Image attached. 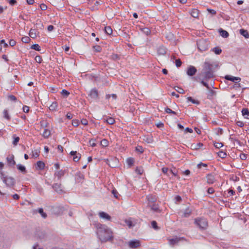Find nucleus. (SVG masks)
<instances>
[{
	"label": "nucleus",
	"instance_id": "45",
	"mask_svg": "<svg viewBox=\"0 0 249 249\" xmlns=\"http://www.w3.org/2000/svg\"><path fill=\"white\" fill-rule=\"evenodd\" d=\"M165 111L169 114H177V113L173 110H172L170 108L168 107L165 108Z\"/></svg>",
	"mask_w": 249,
	"mask_h": 249
},
{
	"label": "nucleus",
	"instance_id": "2",
	"mask_svg": "<svg viewBox=\"0 0 249 249\" xmlns=\"http://www.w3.org/2000/svg\"><path fill=\"white\" fill-rule=\"evenodd\" d=\"M96 229V233L98 238L102 243L112 242L114 238L112 230L107 226L99 222L94 223Z\"/></svg>",
	"mask_w": 249,
	"mask_h": 249
},
{
	"label": "nucleus",
	"instance_id": "56",
	"mask_svg": "<svg viewBox=\"0 0 249 249\" xmlns=\"http://www.w3.org/2000/svg\"><path fill=\"white\" fill-rule=\"evenodd\" d=\"M207 167V164L202 162H200L197 164V167L198 168H201L202 167Z\"/></svg>",
	"mask_w": 249,
	"mask_h": 249
},
{
	"label": "nucleus",
	"instance_id": "17",
	"mask_svg": "<svg viewBox=\"0 0 249 249\" xmlns=\"http://www.w3.org/2000/svg\"><path fill=\"white\" fill-rule=\"evenodd\" d=\"M8 163L10 165H14L16 164V162L14 160V156L13 155L9 156L6 158Z\"/></svg>",
	"mask_w": 249,
	"mask_h": 249
},
{
	"label": "nucleus",
	"instance_id": "52",
	"mask_svg": "<svg viewBox=\"0 0 249 249\" xmlns=\"http://www.w3.org/2000/svg\"><path fill=\"white\" fill-rule=\"evenodd\" d=\"M35 60L36 62L38 63H41L42 62V58L39 55H37L35 57Z\"/></svg>",
	"mask_w": 249,
	"mask_h": 249
},
{
	"label": "nucleus",
	"instance_id": "9",
	"mask_svg": "<svg viewBox=\"0 0 249 249\" xmlns=\"http://www.w3.org/2000/svg\"><path fill=\"white\" fill-rule=\"evenodd\" d=\"M196 71L197 70L194 66H190L188 68L186 73L188 75L193 76L196 73Z\"/></svg>",
	"mask_w": 249,
	"mask_h": 249
},
{
	"label": "nucleus",
	"instance_id": "58",
	"mask_svg": "<svg viewBox=\"0 0 249 249\" xmlns=\"http://www.w3.org/2000/svg\"><path fill=\"white\" fill-rule=\"evenodd\" d=\"M182 62L179 59L176 60V65L177 67H179L181 65Z\"/></svg>",
	"mask_w": 249,
	"mask_h": 249
},
{
	"label": "nucleus",
	"instance_id": "43",
	"mask_svg": "<svg viewBox=\"0 0 249 249\" xmlns=\"http://www.w3.org/2000/svg\"><path fill=\"white\" fill-rule=\"evenodd\" d=\"M134 159L133 158H128L126 160L127 164L129 166H132L134 164Z\"/></svg>",
	"mask_w": 249,
	"mask_h": 249
},
{
	"label": "nucleus",
	"instance_id": "12",
	"mask_svg": "<svg viewBox=\"0 0 249 249\" xmlns=\"http://www.w3.org/2000/svg\"><path fill=\"white\" fill-rule=\"evenodd\" d=\"M70 155L73 157V160L75 162L78 161L81 158V154L79 153H77L76 151H71L70 152Z\"/></svg>",
	"mask_w": 249,
	"mask_h": 249
},
{
	"label": "nucleus",
	"instance_id": "19",
	"mask_svg": "<svg viewBox=\"0 0 249 249\" xmlns=\"http://www.w3.org/2000/svg\"><path fill=\"white\" fill-rule=\"evenodd\" d=\"M65 174V171L61 170L58 171H56L54 173V176L58 178V179H60L61 178L64 176Z\"/></svg>",
	"mask_w": 249,
	"mask_h": 249
},
{
	"label": "nucleus",
	"instance_id": "32",
	"mask_svg": "<svg viewBox=\"0 0 249 249\" xmlns=\"http://www.w3.org/2000/svg\"><path fill=\"white\" fill-rule=\"evenodd\" d=\"M105 31L107 35H111L112 33V30L110 26H106L105 27Z\"/></svg>",
	"mask_w": 249,
	"mask_h": 249
},
{
	"label": "nucleus",
	"instance_id": "6",
	"mask_svg": "<svg viewBox=\"0 0 249 249\" xmlns=\"http://www.w3.org/2000/svg\"><path fill=\"white\" fill-rule=\"evenodd\" d=\"M52 187L54 191L59 194H62L65 193L61 184L54 183Z\"/></svg>",
	"mask_w": 249,
	"mask_h": 249
},
{
	"label": "nucleus",
	"instance_id": "55",
	"mask_svg": "<svg viewBox=\"0 0 249 249\" xmlns=\"http://www.w3.org/2000/svg\"><path fill=\"white\" fill-rule=\"evenodd\" d=\"M112 194L114 196L115 198H118L119 194L116 190H115V189L113 190L112 191Z\"/></svg>",
	"mask_w": 249,
	"mask_h": 249
},
{
	"label": "nucleus",
	"instance_id": "61",
	"mask_svg": "<svg viewBox=\"0 0 249 249\" xmlns=\"http://www.w3.org/2000/svg\"><path fill=\"white\" fill-rule=\"evenodd\" d=\"M175 199L176 203L180 202L182 200L181 197L179 196H176Z\"/></svg>",
	"mask_w": 249,
	"mask_h": 249
},
{
	"label": "nucleus",
	"instance_id": "38",
	"mask_svg": "<svg viewBox=\"0 0 249 249\" xmlns=\"http://www.w3.org/2000/svg\"><path fill=\"white\" fill-rule=\"evenodd\" d=\"M38 213L41 215L42 217L44 218L47 217V214L43 212V210L42 208H39L38 210Z\"/></svg>",
	"mask_w": 249,
	"mask_h": 249
},
{
	"label": "nucleus",
	"instance_id": "62",
	"mask_svg": "<svg viewBox=\"0 0 249 249\" xmlns=\"http://www.w3.org/2000/svg\"><path fill=\"white\" fill-rule=\"evenodd\" d=\"M40 8L42 10L44 11L47 9V6L46 4L42 3L40 5Z\"/></svg>",
	"mask_w": 249,
	"mask_h": 249
},
{
	"label": "nucleus",
	"instance_id": "24",
	"mask_svg": "<svg viewBox=\"0 0 249 249\" xmlns=\"http://www.w3.org/2000/svg\"><path fill=\"white\" fill-rule=\"evenodd\" d=\"M191 15L195 18H197L198 17L199 11L196 9H193L190 12Z\"/></svg>",
	"mask_w": 249,
	"mask_h": 249
},
{
	"label": "nucleus",
	"instance_id": "29",
	"mask_svg": "<svg viewBox=\"0 0 249 249\" xmlns=\"http://www.w3.org/2000/svg\"><path fill=\"white\" fill-rule=\"evenodd\" d=\"M29 35L31 37L35 38L37 36L36 30L35 29H31L30 31Z\"/></svg>",
	"mask_w": 249,
	"mask_h": 249
},
{
	"label": "nucleus",
	"instance_id": "25",
	"mask_svg": "<svg viewBox=\"0 0 249 249\" xmlns=\"http://www.w3.org/2000/svg\"><path fill=\"white\" fill-rule=\"evenodd\" d=\"M84 178V175L81 173H77L75 175V179L78 182H80Z\"/></svg>",
	"mask_w": 249,
	"mask_h": 249
},
{
	"label": "nucleus",
	"instance_id": "13",
	"mask_svg": "<svg viewBox=\"0 0 249 249\" xmlns=\"http://www.w3.org/2000/svg\"><path fill=\"white\" fill-rule=\"evenodd\" d=\"M180 213H182L181 216L188 217L191 215L192 213V210L189 207H188L184 210L183 212H181Z\"/></svg>",
	"mask_w": 249,
	"mask_h": 249
},
{
	"label": "nucleus",
	"instance_id": "28",
	"mask_svg": "<svg viewBox=\"0 0 249 249\" xmlns=\"http://www.w3.org/2000/svg\"><path fill=\"white\" fill-rule=\"evenodd\" d=\"M36 166L39 170H42L44 168L45 164L42 161H38L36 162Z\"/></svg>",
	"mask_w": 249,
	"mask_h": 249
},
{
	"label": "nucleus",
	"instance_id": "3",
	"mask_svg": "<svg viewBox=\"0 0 249 249\" xmlns=\"http://www.w3.org/2000/svg\"><path fill=\"white\" fill-rule=\"evenodd\" d=\"M0 178L2 181L6 184V186L12 188L16 184L15 178L11 177L6 176L2 171H0Z\"/></svg>",
	"mask_w": 249,
	"mask_h": 249
},
{
	"label": "nucleus",
	"instance_id": "35",
	"mask_svg": "<svg viewBox=\"0 0 249 249\" xmlns=\"http://www.w3.org/2000/svg\"><path fill=\"white\" fill-rule=\"evenodd\" d=\"M40 123L41 126L46 128H48L49 127V124L46 121H42Z\"/></svg>",
	"mask_w": 249,
	"mask_h": 249
},
{
	"label": "nucleus",
	"instance_id": "15",
	"mask_svg": "<svg viewBox=\"0 0 249 249\" xmlns=\"http://www.w3.org/2000/svg\"><path fill=\"white\" fill-rule=\"evenodd\" d=\"M209 89L208 92L207 93V98L210 100H212L214 96L216 95V92L215 91L210 89V88Z\"/></svg>",
	"mask_w": 249,
	"mask_h": 249
},
{
	"label": "nucleus",
	"instance_id": "34",
	"mask_svg": "<svg viewBox=\"0 0 249 249\" xmlns=\"http://www.w3.org/2000/svg\"><path fill=\"white\" fill-rule=\"evenodd\" d=\"M40 151L38 149H35L34 151H33L32 157L36 158L39 155Z\"/></svg>",
	"mask_w": 249,
	"mask_h": 249
},
{
	"label": "nucleus",
	"instance_id": "16",
	"mask_svg": "<svg viewBox=\"0 0 249 249\" xmlns=\"http://www.w3.org/2000/svg\"><path fill=\"white\" fill-rule=\"evenodd\" d=\"M146 199L148 201V204H153L157 200V197L156 196L153 195H148L146 196Z\"/></svg>",
	"mask_w": 249,
	"mask_h": 249
},
{
	"label": "nucleus",
	"instance_id": "27",
	"mask_svg": "<svg viewBox=\"0 0 249 249\" xmlns=\"http://www.w3.org/2000/svg\"><path fill=\"white\" fill-rule=\"evenodd\" d=\"M17 168L18 170H19L23 173L25 174L27 172L25 167L21 164H18Z\"/></svg>",
	"mask_w": 249,
	"mask_h": 249
},
{
	"label": "nucleus",
	"instance_id": "63",
	"mask_svg": "<svg viewBox=\"0 0 249 249\" xmlns=\"http://www.w3.org/2000/svg\"><path fill=\"white\" fill-rule=\"evenodd\" d=\"M207 11L209 12V13H210V14H211L213 15H214L216 13V11L213 9L208 8V9H207Z\"/></svg>",
	"mask_w": 249,
	"mask_h": 249
},
{
	"label": "nucleus",
	"instance_id": "51",
	"mask_svg": "<svg viewBox=\"0 0 249 249\" xmlns=\"http://www.w3.org/2000/svg\"><path fill=\"white\" fill-rule=\"evenodd\" d=\"M8 98L10 101H14V102H15L17 100L16 97L13 95H10L8 96Z\"/></svg>",
	"mask_w": 249,
	"mask_h": 249
},
{
	"label": "nucleus",
	"instance_id": "46",
	"mask_svg": "<svg viewBox=\"0 0 249 249\" xmlns=\"http://www.w3.org/2000/svg\"><path fill=\"white\" fill-rule=\"evenodd\" d=\"M110 97H112L113 100H115L117 98V95L115 94H107L106 97L107 99H109Z\"/></svg>",
	"mask_w": 249,
	"mask_h": 249
},
{
	"label": "nucleus",
	"instance_id": "44",
	"mask_svg": "<svg viewBox=\"0 0 249 249\" xmlns=\"http://www.w3.org/2000/svg\"><path fill=\"white\" fill-rule=\"evenodd\" d=\"M125 224L128 226L129 228H132L134 226L132 222L130 220H125Z\"/></svg>",
	"mask_w": 249,
	"mask_h": 249
},
{
	"label": "nucleus",
	"instance_id": "48",
	"mask_svg": "<svg viewBox=\"0 0 249 249\" xmlns=\"http://www.w3.org/2000/svg\"><path fill=\"white\" fill-rule=\"evenodd\" d=\"M100 144L103 147H106L109 144V141H99Z\"/></svg>",
	"mask_w": 249,
	"mask_h": 249
},
{
	"label": "nucleus",
	"instance_id": "60",
	"mask_svg": "<svg viewBox=\"0 0 249 249\" xmlns=\"http://www.w3.org/2000/svg\"><path fill=\"white\" fill-rule=\"evenodd\" d=\"M142 32H144L146 35H148L150 34V31L147 28H144L142 29Z\"/></svg>",
	"mask_w": 249,
	"mask_h": 249
},
{
	"label": "nucleus",
	"instance_id": "39",
	"mask_svg": "<svg viewBox=\"0 0 249 249\" xmlns=\"http://www.w3.org/2000/svg\"><path fill=\"white\" fill-rule=\"evenodd\" d=\"M136 151L140 153H142L144 151V149L142 146L138 145L136 147Z\"/></svg>",
	"mask_w": 249,
	"mask_h": 249
},
{
	"label": "nucleus",
	"instance_id": "33",
	"mask_svg": "<svg viewBox=\"0 0 249 249\" xmlns=\"http://www.w3.org/2000/svg\"><path fill=\"white\" fill-rule=\"evenodd\" d=\"M217 154L219 157H220L222 159H224L226 157L227 154L226 152L223 151H220L217 153Z\"/></svg>",
	"mask_w": 249,
	"mask_h": 249
},
{
	"label": "nucleus",
	"instance_id": "1",
	"mask_svg": "<svg viewBox=\"0 0 249 249\" xmlns=\"http://www.w3.org/2000/svg\"><path fill=\"white\" fill-rule=\"evenodd\" d=\"M213 65L209 62H205L202 70L199 72L196 76L193 78L195 81L200 82L207 89L210 86L207 83L210 79L214 76V72L213 70Z\"/></svg>",
	"mask_w": 249,
	"mask_h": 249
},
{
	"label": "nucleus",
	"instance_id": "47",
	"mask_svg": "<svg viewBox=\"0 0 249 249\" xmlns=\"http://www.w3.org/2000/svg\"><path fill=\"white\" fill-rule=\"evenodd\" d=\"M106 122L109 124H112L114 123L115 120L113 118L109 117L106 120Z\"/></svg>",
	"mask_w": 249,
	"mask_h": 249
},
{
	"label": "nucleus",
	"instance_id": "31",
	"mask_svg": "<svg viewBox=\"0 0 249 249\" xmlns=\"http://www.w3.org/2000/svg\"><path fill=\"white\" fill-rule=\"evenodd\" d=\"M212 51L216 54H220L222 52V50L220 48L216 47L212 49Z\"/></svg>",
	"mask_w": 249,
	"mask_h": 249
},
{
	"label": "nucleus",
	"instance_id": "8",
	"mask_svg": "<svg viewBox=\"0 0 249 249\" xmlns=\"http://www.w3.org/2000/svg\"><path fill=\"white\" fill-rule=\"evenodd\" d=\"M89 96L92 99L96 100L98 98V92L95 88L90 90L89 94Z\"/></svg>",
	"mask_w": 249,
	"mask_h": 249
},
{
	"label": "nucleus",
	"instance_id": "23",
	"mask_svg": "<svg viewBox=\"0 0 249 249\" xmlns=\"http://www.w3.org/2000/svg\"><path fill=\"white\" fill-rule=\"evenodd\" d=\"M240 34L244 36L246 38H249V34L247 30L241 29L239 31Z\"/></svg>",
	"mask_w": 249,
	"mask_h": 249
},
{
	"label": "nucleus",
	"instance_id": "53",
	"mask_svg": "<svg viewBox=\"0 0 249 249\" xmlns=\"http://www.w3.org/2000/svg\"><path fill=\"white\" fill-rule=\"evenodd\" d=\"M93 49L96 52H100L102 50V48L100 46H95L93 47Z\"/></svg>",
	"mask_w": 249,
	"mask_h": 249
},
{
	"label": "nucleus",
	"instance_id": "20",
	"mask_svg": "<svg viewBox=\"0 0 249 249\" xmlns=\"http://www.w3.org/2000/svg\"><path fill=\"white\" fill-rule=\"evenodd\" d=\"M242 114L245 118L249 119V111L248 108H243L242 110Z\"/></svg>",
	"mask_w": 249,
	"mask_h": 249
},
{
	"label": "nucleus",
	"instance_id": "49",
	"mask_svg": "<svg viewBox=\"0 0 249 249\" xmlns=\"http://www.w3.org/2000/svg\"><path fill=\"white\" fill-rule=\"evenodd\" d=\"M21 40L23 42L27 43L30 41V38L28 36H24L22 38Z\"/></svg>",
	"mask_w": 249,
	"mask_h": 249
},
{
	"label": "nucleus",
	"instance_id": "59",
	"mask_svg": "<svg viewBox=\"0 0 249 249\" xmlns=\"http://www.w3.org/2000/svg\"><path fill=\"white\" fill-rule=\"evenodd\" d=\"M240 158L242 160H245L247 158V155L244 153H241L240 155Z\"/></svg>",
	"mask_w": 249,
	"mask_h": 249
},
{
	"label": "nucleus",
	"instance_id": "37",
	"mask_svg": "<svg viewBox=\"0 0 249 249\" xmlns=\"http://www.w3.org/2000/svg\"><path fill=\"white\" fill-rule=\"evenodd\" d=\"M3 117L8 120L10 119V116L9 115L8 110L7 109H4L3 111Z\"/></svg>",
	"mask_w": 249,
	"mask_h": 249
},
{
	"label": "nucleus",
	"instance_id": "57",
	"mask_svg": "<svg viewBox=\"0 0 249 249\" xmlns=\"http://www.w3.org/2000/svg\"><path fill=\"white\" fill-rule=\"evenodd\" d=\"M151 225L154 229H158V226L157 222L155 221H152L151 222Z\"/></svg>",
	"mask_w": 249,
	"mask_h": 249
},
{
	"label": "nucleus",
	"instance_id": "30",
	"mask_svg": "<svg viewBox=\"0 0 249 249\" xmlns=\"http://www.w3.org/2000/svg\"><path fill=\"white\" fill-rule=\"evenodd\" d=\"M51 134V131L48 128H45L43 132V136L44 138H47Z\"/></svg>",
	"mask_w": 249,
	"mask_h": 249
},
{
	"label": "nucleus",
	"instance_id": "10",
	"mask_svg": "<svg viewBox=\"0 0 249 249\" xmlns=\"http://www.w3.org/2000/svg\"><path fill=\"white\" fill-rule=\"evenodd\" d=\"M206 180H207V182L208 184H213L215 181V177L212 174H208L207 176H206Z\"/></svg>",
	"mask_w": 249,
	"mask_h": 249
},
{
	"label": "nucleus",
	"instance_id": "14",
	"mask_svg": "<svg viewBox=\"0 0 249 249\" xmlns=\"http://www.w3.org/2000/svg\"><path fill=\"white\" fill-rule=\"evenodd\" d=\"M99 216L100 218L106 219L108 221H110L111 220V216L109 215L107 213L101 212L99 213Z\"/></svg>",
	"mask_w": 249,
	"mask_h": 249
},
{
	"label": "nucleus",
	"instance_id": "41",
	"mask_svg": "<svg viewBox=\"0 0 249 249\" xmlns=\"http://www.w3.org/2000/svg\"><path fill=\"white\" fill-rule=\"evenodd\" d=\"M31 48L38 51L40 50V47L37 44H33Z\"/></svg>",
	"mask_w": 249,
	"mask_h": 249
},
{
	"label": "nucleus",
	"instance_id": "4",
	"mask_svg": "<svg viewBox=\"0 0 249 249\" xmlns=\"http://www.w3.org/2000/svg\"><path fill=\"white\" fill-rule=\"evenodd\" d=\"M195 223L201 230H205L208 227L207 220L205 218H196Z\"/></svg>",
	"mask_w": 249,
	"mask_h": 249
},
{
	"label": "nucleus",
	"instance_id": "42",
	"mask_svg": "<svg viewBox=\"0 0 249 249\" xmlns=\"http://www.w3.org/2000/svg\"><path fill=\"white\" fill-rule=\"evenodd\" d=\"M175 89L179 93L184 94L185 93L184 90L180 87H177L176 88L175 87Z\"/></svg>",
	"mask_w": 249,
	"mask_h": 249
},
{
	"label": "nucleus",
	"instance_id": "22",
	"mask_svg": "<svg viewBox=\"0 0 249 249\" xmlns=\"http://www.w3.org/2000/svg\"><path fill=\"white\" fill-rule=\"evenodd\" d=\"M219 33L220 35L224 38H227L229 36L228 32L225 30H223L222 29H220L219 30Z\"/></svg>",
	"mask_w": 249,
	"mask_h": 249
},
{
	"label": "nucleus",
	"instance_id": "64",
	"mask_svg": "<svg viewBox=\"0 0 249 249\" xmlns=\"http://www.w3.org/2000/svg\"><path fill=\"white\" fill-rule=\"evenodd\" d=\"M207 192L208 194H212L214 192V190L213 188L210 187L208 188Z\"/></svg>",
	"mask_w": 249,
	"mask_h": 249
},
{
	"label": "nucleus",
	"instance_id": "11",
	"mask_svg": "<svg viewBox=\"0 0 249 249\" xmlns=\"http://www.w3.org/2000/svg\"><path fill=\"white\" fill-rule=\"evenodd\" d=\"M226 80L231 81L233 82H239L241 80V78L238 77H234L230 75H227L225 76Z\"/></svg>",
	"mask_w": 249,
	"mask_h": 249
},
{
	"label": "nucleus",
	"instance_id": "36",
	"mask_svg": "<svg viewBox=\"0 0 249 249\" xmlns=\"http://www.w3.org/2000/svg\"><path fill=\"white\" fill-rule=\"evenodd\" d=\"M213 145L215 146V147L217 148H219L220 147H222L223 146V144L221 142H218L215 141L213 143Z\"/></svg>",
	"mask_w": 249,
	"mask_h": 249
},
{
	"label": "nucleus",
	"instance_id": "40",
	"mask_svg": "<svg viewBox=\"0 0 249 249\" xmlns=\"http://www.w3.org/2000/svg\"><path fill=\"white\" fill-rule=\"evenodd\" d=\"M56 103H53L49 107V109L51 110H54L57 107Z\"/></svg>",
	"mask_w": 249,
	"mask_h": 249
},
{
	"label": "nucleus",
	"instance_id": "7",
	"mask_svg": "<svg viewBox=\"0 0 249 249\" xmlns=\"http://www.w3.org/2000/svg\"><path fill=\"white\" fill-rule=\"evenodd\" d=\"M128 246L130 248H137L141 246V242L139 240H131L128 242Z\"/></svg>",
	"mask_w": 249,
	"mask_h": 249
},
{
	"label": "nucleus",
	"instance_id": "50",
	"mask_svg": "<svg viewBox=\"0 0 249 249\" xmlns=\"http://www.w3.org/2000/svg\"><path fill=\"white\" fill-rule=\"evenodd\" d=\"M61 93L65 97H67L70 94V92L66 89H63Z\"/></svg>",
	"mask_w": 249,
	"mask_h": 249
},
{
	"label": "nucleus",
	"instance_id": "26",
	"mask_svg": "<svg viewBox=\"0 0 249 249\" xmlns=\"http://www.w3.org/2000/svg\"><path fill=\"white\" fill-rule=\"evenodd\" d=\"M166 49L163 46L160 47L158 50V53L160 55H163L166 53Z\"/></svg>",
	"mask_w": 249,
	"mask_h": 249
},
{
	"label": "nucleus",
	"instance_id": "18",
	"mask_svg": "<svg viewBox=\"0 0 249 249\" xmlns=\"http://www.w3.org/2000/svg\"><path fill=\"white\" fill-rule=\"evenodd\" d=\"M148 206L151 208V209L155 212H160V210L158 205L155 204H148Z\"/></svg>",
	"mask_w": 249,
	"mask_h": 249
},
{
	"label": "nucleus",
	"instance_id": "5",
	"mask_svg": "<svg viewBox=\"0 0 249 249\" xmlns=\"http://www.w3.org/2000/svg\"><path fill=\"white\" fill-rule=\"evenodd\" d=\"M185 240V239L184 237H176L174 238L169 239V244L170 246L173 247L174 245L177 244L180 241Z\"/></svg>",
	"mask_w": 249,
	"mask_h": 249
},
{
	"label": "nucleus",
	"instance_id": "21",
	"mask_svg": "<svg viewBox=\"0 0 249 249\" xmlns=\"http://www.w3.org/2000/svg\"><path fill=\"white\" fill-rule=\"evenodd\" d=\"M203 146V143L199 142L197 143H193L191 145V148L192 149L197 150L199 149Z\"/></svg>",
	"mask_w": 249,
	"mask_h": 249
},
{
	"label": "nucleus",
	"instance_id": "54",
	"mask_svg": "<svg viewBox=\"0 0 249 249\" xmlns=\"http://www.w3.org/2000/svg\"><path fill=\"white\" fill-rule=\"evenodd\" d=\"M187 99L188 101H191L193 104H198V101L195 100L191 97H187Z\"/></svg>",
	"mask_w": 249,
	"mask_h": 249
}]
</instances>
